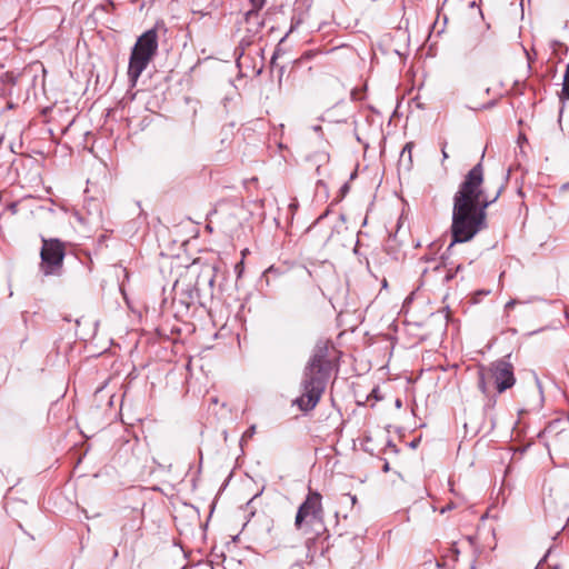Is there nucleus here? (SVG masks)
Returning <instances> with one entry per match:
<instances>
[{
	"mask_svg": "<svg viewBox=\"0 0 569 569\" xmlns=\"http://www.w3.org/2000/svg\"><path fill=\"white\" fill-rule=\"evenodd\" d=\"M328 353V346L318 343L305 367L301 380L302 393L296 400L303 411L312 410L318 405L327 387L331 371V361Z\"/></svg>",
	"mask_w": 569,
	"mask_h": 569,
	"instance_id": "1",
	"label": "nucleus"
},
{
	"mask_svg": "<svg viewBox=\"0 0 569 569\" xmlns=\"http://www.w3.org/2000/svg\"><path fill=\"white\" fill-rule=\"evenodd\" d=\"M486 209L453 202L451 236L453 246L471 240L486 228Z\"/></svg>",
	"mask_w": 569,
	"mask_h": 569,
	"instance_id": "2",
	"label": "nucleus"
},
{
	"mask_svg": "<svg viewBox=\"0 0 569 569\" xmlns=\"http://www.w3.org/2000/svg\"><path fill=\"white\" fill-rule=\"evenodd\" d=\"M482 184L483 168L481 163H478L466 174L465 180L453 197V202L487 209L498 200L502 187L500 186L497 191L490 196L485 191Z\"/></svg>",
	"mask_w": 569,
	"mask_h": 569,
	"instance_id": "3",
	"label": "nucleus"
},
{
	"mask_svg": "<svg viewBox=\"0 0 569 569\" xmlns=\"http://www.w3.org/2000/svg\"><path fill=\"white\" fill-rule=\"evenodd\" d=\"M158 52V32L154 28L143 32L131 49L128 79L131 87H134L141 73L147 69Z\"/></svg>",
	"mask_w": 569,
	"mask_h": 569,
	"instance_id": "4",
	"label": "nucleus"
},
{
	"mask_svg": "<svg viewBox=\"0 0 569 569\" xmlns=\"http://www.w3.org/2000/svg\"><path fill=\"white\" fill-rule=\"evenodd\" d=\"M510 356L491 362L488 367H480L478 370V387L480 391L489 397V382L493 380L498 393L512 388L516 383L513 366L509 361Z\"/></svg>",
	"mask_w": 569,
	"mask_h": 569,
	"instance_id": "5",
	"label": "nucleus"
},
{
	"mask_svg": "<svg viewBox=\"0 0 569 569\" xmlns=\"http://www.w3.org/2000/svg\"><path fill=\"white\" fill-rule=\"evenodd\" d=\"M323 518L322 496L318 491L309 490L297 510L295 528L303 533H310L313 525H323Z\"/></svg>",
	"mask_w": 569,
	"mask_h": 569,
	"instance_id": "6",
	"label": "nucleus"
},
{
	"mask_svg": "<svg viewBox=\"0 0 569 569\" xmlns=\"http://www.w3.org/2000/svg\"><path fill=\"white\" fill-rule=\"evenodd\" d=\"M64 256L66 249L63 242L59 239L42 238L40 271L44 276L60 274Z\"/></svg>",
	"mask_w": 569,
	"mask_h": 569,
	"instance_id": "7",
	"label": "nucleus"
},
{
	"mask_svg": "<svg viewBox=\"0 0 569 569\" xmlns=\"http://www.w3.org/2000/svg\"><path fill=\"white\" fill-rule=\"evenodd\" d=\"M249 2L251 4V9H249L246 13L247 19L257 14L258 10L263 7L264 0H249Z\"/></svg>",
	"mask_w": 569,
	"mask_h": 569,
	"instance_id": "8",
	"label": "nucleus"
},
{
	"mask_svg": "<svg viewBox=\"0 0 569 569\" xmlns=\"http://www.w3.org/2000/svg\"><path fill=\"white\" fill-rule=\"evenodd\" d=\"M412 149H413V142H407L401 151V159H403L406 156L408 158V162L411 163L412 161Z\"/></svg>",
	"mask_w": 569,
	"mask_h": 569,
	"instance_id": "9",
	"label": "nucleus"
},
{
	"mask_svg": "<svg viewBox=\"0 0 569 569\" xmlns=\"http://www.w3.org/2000/svg\"><path fill=\"white\" fill-rule=\"evenodd\" d=\"M562 94L569 99V78H567V74L563 76Z\"/></svg>",
	"mask_w": 569,
	"mask_h": 569,
	"instance_id": "10",
	"label": "nucleus"
},
{
	"mask_svg": "<svg viewBox=\"0 0 569 569\" xmlns=\"http://www.w3.org/2000/svg\"><path fill=\"white\" fill-rule=\"evenodd\" d=\"M389 470H390L389 462L385 461L383 467H382V471L387 473Z\"/></svg>",
	"mask_w": 569,
	"mask_h": 569,
	"instance_id": "11",
	"label": "nucleus"
},
{
	"mask_svg": "<svg viewBox=\"0 0 569 569\" xmlns=\"http://www.w3.org/2000/svg\"><path fill=\"white\" fill-rule=\"evenodd\" d=\"M516 305L515 300H510L506 303V309H511Z\"/></svg>",
	"mask_w": 569,
	"mask_h": 569,
	"instance_id": "12",
	"label": "nucleus"
},
{
	"mask_svg": "<svg viewBox=\"0 0 569 569\" xmlns=\"http://www.w3.org/2000/svg\"><path fill=\"white\" fill-rule=\"evenodd\" d=\"M254 431H256V427L252 426V427L249 428V430L246 432V435L251 437L254 433Z\"/></svg>",
	"mask_w": 569,
	"mask_h": 569,
	"instance_id": "13",
	"label": "nucleus"
},
{
	"mask_svg": "<svg viewBox=\"0 0 569 569\" xmlns=\"http://www.w3.org/2000/svg\"><path fill=\"white\" fill-rule=\"evenodd\" d=\"M452 278H453V274H452V273H450V272H447V273L445 274L443 280H445V281H449V280H451Z\"/></svg>",
	"mask_w": 569,
	"mask_h": 569,
	"instance_id": "14",
	"label": "nucleus"
},
{
	"mask_svg": "<svg viewBox=\"0 0 569 569\" xmlns=\"http://www.w3.org/2000/svg\"><path fill=\"white\" fill-rule=\"evenodd\" d=\"M393 452H397L398 450L396 449V446L390 443L389 442V446H388Z\"/></svg>",
	"mask_w": 569,
	"mask_h": 569,
	"instance_id": "15",
	"label": "nucleus"
},
{
	"mask_svg": "<svg viewBox=\"0 0 569 569\" xmlns=\"http://www.w3.org/2000/svg\"><path fill=\"white\" fill-rule=\"evenodd\" d=\"M442 157H443V159L448 158V153L446 152L445 148H442Z\"/></svg>",
	"mask_w": 569,
	"mask_h": 569,
	"instance_id": "16",
	"label": "nucleus"
},
{
	"mask_svg": "<svg viewBox=\"0 0 569 569\" xmlns=\"http://www.w3.org/2000/svg\"><path fill=\"white\" fill-rule=\"evenodd\" d=\"M565 74H567V78H569V63L567 64Z\"/></svg>",
	"mask_w": 569,
	"mask_h": 569,
	"instance_id": "17",
	"label": "nucleus"
},
{
	"mask_svg": "<svg viewBox=\"0 0 569 569\" xmlns=\"http://www.w3.org/2000/svg\"><path fill=\"white\" fill-rule=\"evenodd\" d=\"M435 270H436V271L440 270V266H439V264H437V266L435 267Z\"/></svg>",
	"mask_w": 569,
	"mask_h": 569,
	"instance_id": "18",
	"label": "nucleus"
}]
</instances>
